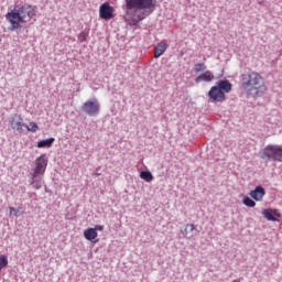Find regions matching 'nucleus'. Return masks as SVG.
<instances>
[{"mask_svg":"<svg viewBox=\"0 0 282 282\" xmlns=\"http://www.w3.org/2000/svg\"><path fill=\"white\" fill-rule=\"evenodd\" d=\"M126 1V21L130 25H138L144 21L149 14L155 12L158 0H124Z\"/></svg>","mask_w":282,"mask_h":282,"instance_id":"obj_1","label":"nucleus"},{"mask_svg":"<svg viewBox=\"0 0 282 282\" xmlns=\"http://www.w3.org/2000/svg\"><path fill=\"white\" fill-rule=\"evenodd\" d=\"M36 6L32 4L15 6L6 14V20L10 23L9 30H11V32L21 30L24 23H30L33 17H36Z\"/></svg>","mask_w":282,"mask_h":282,"instance_id":"obj_2","label":"nucleus"},{"mask_svg":"<svg viewBox=\"0 0 282 282\" xmlns=\"http://www.w3.org/2000/svg\"><path fill=\"white\" fill-rule=\"evenodd\" d=\"M242 87L253 98H259V96H263L268 91L265 80L258 72H250L242 75Z\"/></svg>","mask_w":282,"mask_h":282,"instance_id":"obj_3","label":"nucleus"},{"mask_svg":"<svg viewBox=\"0 0 282 282\" xmlns=\"http://www.w3.org/2000/svg\"><path fill=\"white\" fill-rule=\"evenodd\" d=\"M232 91V84L228 79H221L216 86H213L207 96L210 102H225L226 94Z\"/></svg>","mask_w":282,"mask_h":282,"instance_id":"obj_4","label":"nucleus"},{"mask_svg":"<svg viewBox=\"0 0 282 282\" xmlns=\"http://www.w3.org/2000/svg\"><path fill=\"white\" fill-rule=\"evenodd\" d=\"M47 155L42 154L35 160V167L33 170L32 176V186L35 191L43 188V175H45V171H47Z\"/></svg>","mask_w":282,"mask_h":282,"instance_id":"obj_5","label":"nucleus"},{"mask_svg":"<svg viewBox=\"0 0 282 282\" xmlns=\"http://www.w3.org/2000/svg\"><path fill=\"white\" fill-rule=\"evenodd\" d=\"M262 160H273L274 162H282V145L269 144L261 152Z\"/></svg>","mask_w":282,"mask_h":282,"instance_id":"obj_6","label":"nucleus"},{"mask_svg":"<svg viewBox=\"0 0 282 282\" xmlns=\"http://www.w3.org/2000/svg\"><path fill=\"white\" fill-rule=\"evenodd\" d=\"M82 111H84L86 116H98V113H100V102H98V99L87 100L83 104Z\"/></svg>","mask_w":282,"mask_h":282,"instance_id":"obj_7","label":"nucleus"},{"mask_svg":"<svg viewBox=\"0 0 282 282\" xmlns=\"http://www.w3.org/2000/svg\"><path fill=\"white\" fill-rule=\"evenodd\" d=\"M99 17L105 21H111L113 19V7L109 2H105L99 8Z\"/></svg>","mask_w":282,"mask_h":282,"instance_id":"obj_8","label":"nucleus"},{"mask_svg":"<svg viewBox=\"0 0 282 282\" xmlns=\"http://www.w3.org/2000/svg\"><path fill=\"white\" fill-rule=\"evenodd\" d=\"M262 215L268 221H279V218H281L279 209L267 208L262 212Z\"/></svg>","mask_w":282,"mask_h":282,"instance_id":"obj_9","label":"nucleus"},{"mask_svg":"<svg viewBox=\"0 0 282 282\" xmlns=\"http://www.w3.org/2000/svg\"><path fill=\"white\" fill-rule=\"evenodd\" d=\"M11 129L13 131H18L19 133H23L25 130L23 129L25 126L23 123V118L15 116L10 121Z\"/></svg>","mask_w":282,"mask_h":282,"instance_id":"obj_10","label":"nucleus"},{"mask_svg":"<svg viewBox=\"0 0 282 282\" xmlns=\"http://www.w3.org/2000/svg\"><path fill=\"white\" fill-rule=\"evenodd\" d=\"M249 195L254 202H263V197H265V188L257 186L249 193Z\"/></svg>","mask_w":282,"mask_h":282,"instance_id":"obj_11","label":"nucleus"},{"mask_svg":"<svg viewBox=\"0 0 282 282\" xmlns=\"http://www.w3.org/2000/svg\"><path fill=\"white\" fill-rule=\"evenodd\" d=\"M213 80H215V74H213V72L210 70H206L203 74L198 75L195 78V83L199 84V83H213Z\"/></svg>","mask_w":282,"mask_h":282,"instance_id":"obj_12","label":"nucleus"},{"mask_svg":"<svg viewBox=\"0 0 282 282\" xmlns=\"http://www.w3.org/2000/svg\"><path fill=\"white\" fill-rule=\"evenodd\" d=\"M169 48V44L161 42L154 48V58H160L164 52Z\"/></svg>","mask_w":282,"mask_h":282,"instance_id":"obj_13","label":"nucleus"},{"mask_svg":"<svg viewBox=\"0 0 282 282\" xmlns=\"http://www.w3.org/2000/svg\"><path fill=\"white\" fill-rule=\"evenodd\" d=\"M84 237L87 241H94V239L98 238V232L94 228H88L84 231Z\"/></svg>","mask_w":282,"mask_h":282,"instance_id":"obj_14","label":"nucleus"},{"mask_svg":"<svg viewBox=\"0 0 282 282\" xmlns=\"http://www.w3.org/2000/svg\"><path fill=\"white\" fill-rule=\"evenodd\" d=\"M55 139L54 138H48L42 141L37 142V149H50V147H52V144H54Z\"/></svg>","mask_w":282,"mask_h":282,"instance_id":"obj_15","label":"nucleus"},{"mask_svg":"<svg viewBox=\"0 0 282 282\" xmlns=\"http://www.w3.org/2000/svg\"><path fill=\"white\" fill-rule=\"evenodd\" d=\"M242 204L247 206L248 208H254L257 206V202H254L252 198L245 196L242 198Z\"/></svg>","mask_w":282,"mask_h":282,"instance_id":"obj_16","label":"nucleus"},{"mask_svg":"<svg viewBox=\"0 0 282 282\" xmlns=\"http://www.w3.org/2000/svg\"><path fill=\"white\" fill-rule=\"evenodd\" d=\"M140 177L141 180H144V182H153V174L149 171H142Z\"/></svg>","mask_w":282,"mask_h":282,"instance_id":"obj_17","label":"nucleus"},{"mask_svg":"<svg viewBox=\"0 0 282 282\" xmlns=\"http://www.w3.org/2000/svg\"><path fill=\"white\" fill-rule=\"evenodd\" d=\"M25 128L31 133H36V131H39V124L34 121L30 122L28 126H25Z\"/></svg>","mask_w":282,"mask_h":282,"instance_id":"obj_18","label":"nucleus"},{"mask_svg":"<svg viewBox=\"0 0 282 282\" xmlns=\"http://www.w3.org/2000/svg\"><path fill=\"white\" fill-rule=\"evenodd\" d=\"M188 229H189V232H193V230H195V225L194 224H187L185 225V229L182 230V235L184 237H188Z\"/></svg>","mask_w":282,"mask_h":282,"instance_id":"obj_19","label":"nucleus"},{"mask_svg":"<svg viewBox=\"0 0 282 282\" xmlns=\"http://www.w3.org/2000/svg\"><path fill=\"white\" fill-rule=\"evenodd\" d=\"M194 72H196V73L206 72V64H204V63L195 64Z\"/></svg>","mask_w":282,"mask_h":282,"instance_id":"obj_20","label":"nucleus"},{"mask_svg":"<svg viewBox=\"0 0 282 282\" xmlns=\"http://www.w3.org/2000/svg\"><path fill=\"white\" fill-rule=\"evenodd\" d=\"M87 36H89V33L83 31V32L78 35V41H79V43H85V41H87Z\"/></svg>","mask_w":282,"mask_h":282,"instance_id":"obj_21","label":"nucleus"},{"mask_svg":"<svg viewBox=\"0 0 282 282\" xmlns=\"http://www.w3.org/2000/svg\"><path fill=\"white\" fill-rule=\"evenodd\" d=\"M94 230H96V232H98V230L100 232H102V230H105V226H101V225H96L95 228H93Z\"/></svg>","mask_w":282,"mask_h":282,"instance_id":"obj_22","label":"nucleus"},{"mask_svg":"<svg viewBox=\"0 0 282 282\" xmlns=\"http://www.w3.org/2000/svg\"><path fill=\"white\" fill-rule=\"evenodd\" d=\"M9 210H10V215H14V217H17L18 215L17 208L10 207Z\"/></svg>","mask_w":282,"mask_h":282,"instance_id":"obj_23","label":"nucleus"}]
</instances>
